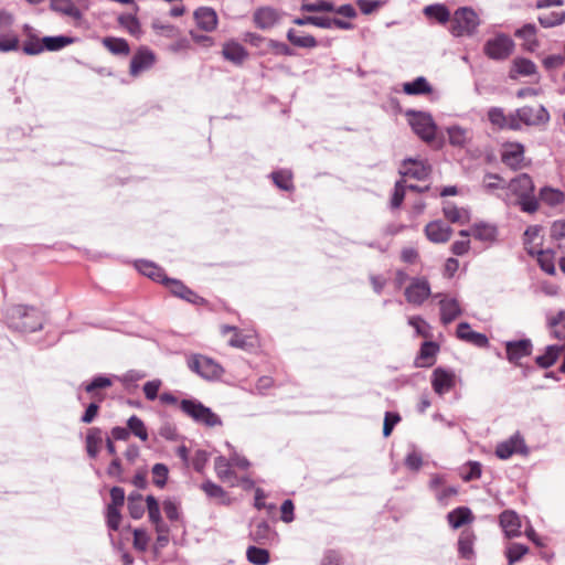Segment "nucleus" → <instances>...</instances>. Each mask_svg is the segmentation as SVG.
<instances>
[{
    "instance_id": "obj_14",
    "label": "nucleus",
    "mask_w": 565,
    "mask_h": 565,
    "mask_svg": "<svg viewBox=\"0 0 565 565\" xmlns=\"http://www.w3.org/2000/svg\"><path fill=\"white\" fill-rule=\"evenodd\" d=\"M449 143L456 148H467L472 143L473 130L460 125H451L446 129Z\"/></svg>"
},
{
    "instance_id": "obj_55",
    "label": "nucleus",
    "mask_w": 565,
    "mask_h": 565,
    "mask_svg": "<svg viewBox=\"0 0 565 565\" xmlns=\"http://www.w3.org/2000/svg\"><path fill=\"white\" fill-rule=\"evenodd\" d=\"M529 552L527 546L520 544V543H512L508 546L505 555L508 557L509 564L512 565L513 563L520 561L523 555H525Z\"/></svg>"
},
{
    "instance_id": "obj_49",
    "label": "nucleus",
    "mask_w": 565,
    "mask_h": 565,
    "mask_svg": "<svg viewBox=\"0 0 565 565\" xmlns=\"http://www.w3.org/2000/svg\"><path fill=\"white\" fill-rule=\"evenodd\" d=\"M248 562L255 565H266L269 562V553L265 548L249 546L246 551Z\"/></svg>"
},
{
    "instance_id": "obj_19",
    "label": "nucleus",
    "mask_w": 565,
    "mask_h": 565,
    "mask_svg": "<svg viewBox=\"0 0 565 565\" xmlns=\"http://www.w3.org/2000/svg\"><path fill=\"white\" fill-rule=\"evenodd\" d=\"M499 521L507 537L512 539L521 535L522 523L516 512L505 510L500 514Z\"/></svg>"
},
{
    "instance_id": "obj_18",
    "label": "nucleus",
    "mask_w": 565,
    "mask_h": 565,
    "mask_svg": "<svg viewBox=\"0 0 565 565\" xmlns=\"http://www.w3.org/2000/svg\"><path fill=\"white\" fill-rule=\"evenodd\" d=\"M164 286L173 296L183 299L190 303L199 305L204 301L202 297H200L192 289L186 287L181 280L169 278Z\"/></svg>"
},
{
    "instance_id": "obj_12",
    "label": "nucleus",
    "mask_w": 565,
    "mask_h": 565,
    "mask_svg": "<svg viewBox=\"0 0 565 565\" xmlns=\"http://www.w3.org/2000/svg\"><path fill=\"white\" fill-rule=\"evenodd\" d=\"M282 13L273 7H260L255 10L253 21L258 29L268 30L277 25Z\"/></svg>"
},
{
    "instance_id": "obj_1",
    "label": "nucleus",
    "mask_w": 565,
    "mask_h": 565,
    "mask_svg": "<svg viewBox=\"0 0 565 565\" xmlns=\"http://www.w3.org/2000/svg\"><path fill=\"white\" fill-rule=\"evenodd\" d=\"M8 327L19 332H35L43 328V315L34 308L23 305L10 306L6 309Z\"/></svg>"
},
{
    "instance_id": "obj_16",
    "label": "nucleus",
    "mask_w": 565,
    "mask_h": 565,
    "mask_svg": "<svg viewBox=\"0 0 565 565\" xmlns=\"http://www.w3.org/2000/svg\"><path fill=\"white\" fill-rule=\"evenodd\" d=\"M430 166L422 159H407L403 163L401 173L404 177L413 178L416 180H425L430 174Z\"/></svg>"
},
{
    "instance_id": "obj_52",
    "label": "nucleus",
    "mask_w": 565,
    "mask_h": 565,
    "mask_svg": "<svg viewBox=\"0 0 565 565\" xmlns=\"http://www.w3.org/2000/svg\"><path fill=\"white\" fill-rule=\"evenodd\" d=\"M424 12L427 17L436 19L440 23H445L450 20V12L443 4L427 6Z\"/></svg>"
},
{
    "instance_id": "obj_43",
    "label": "nucleus",
    "mask_w": 565,
    "mask_h": 565,
    "mask_svg": "<svg viewBox=\"0 0 565 565\" xmlns=\"http://www.w3.org/2000/svg\"><path fill=\"white\" fill-rule=\"evenodd\" d=\"M542 227L539 225L529 226L524 233V246L529 254L534 255L539 247L536 241L540 238Z\"/></svg>"
},
{
    "instance_id": "obj_9",
    "label": "nucleus",
    "mask_w": 565,
    "mask_h": 565,
    "mask_svg": "<svg viewBox=\"0 0 565 565\" xmlns=\"http://www.w3.org/2000/svg\"><path fill=\"white\" fill-rule=\"evenodd\" d=\"M512 117L516 120L519 125V129L522 124L531 126V125H540L548 121L550 115L547 110L543 106L536 107H522L512 113Z\"/></svg>"
},
{
    "instance_id": "obj_26",
    "label": "nucleus",
    "mask_w": 565,
    "mask_h": 565,
    "mask_svg": "<svg viewBox=\"0 0 565 565\" xmlns=\"http://www.w3.org/2000/svg\"><path fill=\"white\" fill-rule=\"evenodd\" d=\"M104 440V431L102 428L92 427L87 430L85 443L88 457L95 459L98 456Z\"/></svg>"
},
{
    "instance_id": "obj_57",
    "label": "nucleus",
    "mask_w": 565,
    "mask_h": 565,
    "mask_svg": "<svg viewBox=\"0 0 565 565\" xmlns=\"http://www.w3.org/2000/svg\"><path fill=\"white\" fill-rule=\"evenodd\" d=\"M168 473H169V470H168V467L166 465H163V463H156L152 467V481H153V483L157 487L162 488L166 484V482H167Z\"/></svg>"
},
{
    "instance_id": "obj_27",
    "label": "nucleus",
    "mask_w": 565,
    "mask_h": 565,
    "mask_svg": "<svg viewBox=\"0 0 565 565\" xmlns=\"http://www.w3.org/2000/svg\"><path fill=\"white\" fill-rule=\"evenodd\" d=\"M472 236L484 243H493L497 241L498 227L490 223H476L472 226Z\"/></svg>"
},
{
    "instance_id": "obj_62",
    "label": "nucleus",
    "mask_w": 565,
    "mask_h": 565,
    "mask_svg": "<svg viewBox=\"0 0 565 565\" xmlns=\"http://www.w3.org/2000/svg\"><path fill=\"white\" fill-rule=\"evenodd\" d=\"M201 488L205 492V494L210 498H214V499H224L225 498V491L223 490V488L212 481H205L204 483H202Z\"/></svg>"
},
{
    "instance_id": "obj_23",
    "label": "nucleus",
    "mask_w": 565,
    "mask_h": 565,
    "mask_svg": "<svg viewBox=\"0 0 565 565\" xmlns=\"http://www.w3.org/2000/svg\"><path fill=\"white\" fill-rule=\"evenodd\" d=\"M196 25L203 31L211 32L217 25L216 12L207 7H201L194 11Z\"/></svg>"
},
{
    "instance_id": "obj_63",
    "label": "nucleus",
    "mask_w": 565,
    "mask_h": 565,
    "mask_svg": "<svg viewBox=\"0 0 565 565\" xmlns=\"http://www.w3.org/2000/svg\"><path fill=\"white\" fill-rule=\"evenodd\" d=\"M252 539L258 543L267 540L270 535V527L266 522H259L250 532Z\"/></svg>"
},
{
    "instance_id": "obj_40",
    "label": "nucleus",
    "mask_w": 565,
    "mask_h": 565,
    "mask_svg": "<svg viewBox=\"0 0 565 565\" xmlns=\"http://www.w3.org/2000/svg\"><path fill=\"white\" fill-rule=\"evenodd\" d=\"M146 503H147L149 520L151 521V523H153L156 529L164 530V526H167V524L161 519L160 507H159L157 500L154 499V497L148 495L146 498Z\"/></svg>"
},
{
    "instance_id": "obj_28",
    "label": "nucleus",
    "mask_w": 565,
    "mask_h": 565,
    "mask_svg": "<svg viewBox=\"0 0 565 565\" xmlns=\"http://www.w3.org/2000/svg\"><path fill=\"white\" fill-rule=\"evenodd\" d=\"M536 26L532 23L524 24L522 28L518 29L514 35L524 42V49L533 52L539 46V41L536 39Z\"/></svg>"
},
{
    "instance_id": "obj_7",
    "label": "nucleus",
    "mask_w": 565,
    "mask_h": 565,
    "mask_svg": "<svg viewBox=\"0 0 565 565\" xmlns=\"http://www.w3.org/2000/svg\"><path fill=\"white\" fill-rule=\"evenodd\" d=\"M186 364L192 372L205 380H216L223 373V369L218 363L202 354L190 355Z\"/></svg>"
},
{
    "instance_id": "obj_44",
    "label": "nucleus",
    "mask_w": 565,
    "mask_h": 565,
    "mask_svg": "<svg viewBox=\"0 0 565 565\" xmlns=\"http://www.w3.org/2000/svg\"><path fill=\"white\" fill-rule=\"evenodd\" d=\"M537 263L543 271L548 275L555 274L554 253L551 250L536 249Z\"/></svg>"
},
{
    "instance_id": "obj_38",
    "label": "nucleus",
    "mask_w": 565,
    "mask_h": 565,
    "mask_svg": "<svg viewBox=\"0 0 565 565\" xmlns=\"http://www.w3.org/2000/svg\"><path fill=\"white\" fill-rule=\"evenodd\" d=\"M473 541L475 535L471 531L465 530L461 532L458 540V552L463 558H471L473 555Z\"/></svg>"
},
{
    "instance_id": "obj_30",
    "label": "nucleus",
    "mask_w": 565,
    "mask_h": 565,
    "mask_svg": "<svg viewBox=\"0 0 565 565\" xmlns=\"http://www.w3.org/2000/svg\"><path fill=\"white\" fill-rule=\"evenodd\" d=\"M447 520L452 529H459L473 521L472 512L467 507H459L447 514Z\"/></svg>"
},
{
    "instance_id": "obj_41",
    "label": "nucleus",
    "mask_w": 565,
    "mask_h": 565,
    "mask_svg": "<svg viewBox=\"0 0 565 565\" xmlns=\"http://www.w3.org/2000/svg\"><path fill=\"white\" fill-rule=\"evenodd\" d=\"M103 44L115 55H127L130 51L128 42L121 38L107 36Z\"/></svg>"
},
{
    "instance_id": "obj_13",
    "label": "nucleus",
    "mask_w": 565,
    "mask_h": 565,
    "mask_svg": "<svg viewBox=\"0 0 565 565\" xmlns=\"http://www.w3.org/2000/svg\"><path fill=\"white\" fill-rule=\"evenodd\" d=\"M435 298H439L440 320L444 324H448L461 316L462 310L456 298L445 294H437Z\"/></svg>"
},
{
    "instance_id": "obj_59",
    "label": "nucleus",
    "mask_w": 565,
    "mask_h": 565,
    "mask_svg": "<svg viewBox=\"0 0 565 565\" xmlns=\"http://www.w3.org/2000/svg\"><path fill=\"white\" fill-rule=\"evenodd\" d=\"M405 191H406V185L404 184V181L403 180L397 181L395 183L394 193L391 199V207L392 209H397L402 205L404 198H405Z\"/></svg>"
},
{
    "instance_id": "obj_56",
    "label": "nucleus",
    "mask_w": 565,
    "mask_h": 565,
    "mask_svg": "<svg viewBox=\"0 0 565 565\" xmlns=\"http://www.w3.org/2000/svg\"><path fill=\"white\" fill-rule=\"evenodd\" d=\"M115 379L120 380L128 392H132L138 387V382L141 379V374L138 371L130 370L126 372L121 377L115 376Z\"/></svg>"
},
{
    "instance_id": "obj_50",
    "label": "nucleus",
    "mask_w": 565,
    "mask_h": 565,
    "mask_svg": "<svg viewBox=\"0 0 565 565\" xmlns=\"http://www.w3.org/2000/svg\"><path fill=\"white\" fill-rule=\"evenodd\" d=\"M119 24L125 28L130 34L139 38L141 33V24L139 20L132 14H121L118 18Z\"/></svg>"
},
{
    "instance_id": "obj_8",
    "label": "nucleus",
    "mask_w": 565,
    "mask_h": 565,
    "mask_svg": "<svg viewBox=\"0 0 565 565\" xmlns=\"http://www.w3.org/2000/svg\"><path fill=\"white\" fill-rule=\"evenodd\" d=\"M514 454H521L524 456L529 454L525 440L519 431L514 433L508 439L499 443L495 447V455L502 460L509 459Z\"/></svg>"
},
{
    "instance_id": "obj_3",
    "label": "nucleus",
    "mask_w": 565,
    "mask_h": 565,
    "mask_svg": "<svg viewBox=\"0 0 565 565\" xmlns=\"http://www.w3.org/2000/svg\"><path fill=\"white\" fill-rule=\"evenodd\" d=\"M180 409L194 423L213 428L222 426L221 417L214 413L210 407L203 405L195 398H184L179 403Z\"/></svg>"
},
{
    "instance_id": "obj_61",
    "label": "nucleus",
    "mask_w": 565,
    "mask_h": 565,
    "mask_svg": "<svg viewBox=\"0 0 565 565\" xmlns=\"http://www.w3.org/2000/svg\"><path fill=\"white\" fill-rule=\"evenodd\" d=\"M483 186L488 191L505 188L504 180L494 173H487L483 178Z\"/></svg>"
},
{
    "instance_id": "obj_10",
    "label": "nucleus",
    "mask_w": 565,
    "mask_h": 565,
    "mask_svg": "<svg viewBox=\"0 0 565 565\" xmlns=\"http://www.w3.org/2000/svg\"><path fill=\"white\" fill-rule=\"evenodd\" d=\"M456 385V374L454 371L437 367L431 375V386L436 394L444 395L450 392Z\"/></svg>"
},
{
    "instance_id": "obj_22",
    "label": "nucleus",
    "mask_w": 565,
    "mask_h": 565,
    "mask_svg": "<svg viewBox=\"0 0 565 565\" xmlns=\"http://www.w3.org/2000/svg\"><path fill=\"white\" fill-rule=\"evenodd\" d=\"M488 119L493 125L501 129L508 128L512 130H519L516 120L512 117V114L507 116L502 108L492 107L488 111Z\"/></svg>"
},
{
    "instance_id": "obj_29",
    "label": "nucleus",
    "mask_w": 565,
    "mask_h": 565,
    "mask_svg": "<svg viewBox=\"0 0 565 565\" xmlns=\"http://www.w3.org/2000/svg\"><path fill=\"white\" fill-rule=\"evenodd\" d=\"M443 212L445 217L451 223L466 224L471 218L470 211L468 209L458 207L449 202L444 205Z\"/></svg>"
},
{
    "instance_id": "obj_64",
    "label": "nucleus",
    "mask_w": 565,
    "mask_h": 565,
    "mask_svg": "<svg viewBox=\"0 0 565 565\" xmlns=\"http://www.w3.org/2000/svg\"><path fill=\"white\" fill-rule=\"evenodd\" d=\"M152 26L158 34L164 35L170 39L178 38L180 33L178 28L171 24H162L159 21L154 22Z\"/></svg>"
},
{
    "instance_id": "obj_21",
    "label": "nucleus",
    "mask_w": 565,
    "mask_h": 565,
    "mask_svg": "<svg viewBox=\"0 0 565 565\" xmlns=\"http://www.w3.org/2000/svg\"><path fill=\"white\" fill-rule=\"evenodd\" d=\"M457 337L466 342H469L478 348H486L489 340L486 334L472 331L468 322H460L457 327Z\"/></svg>"
},
{
    "instance_id": "obj_58",
    "label": "nucleus",
    "mask_w": 565,
    "mask_h": 565,
    "mask_svg": "<svg viewBox=\"0 0 565 565\" xmlns=\"http://www.w3.org/2000/svg\"><path fill=\"white\" fill-rule=\"evenodd\" d=\"M19 47V38L14 34L0 35V52L7 53L17 51Z\"/></svg>"
},
{
    "instance_id": "obj_37",
    "label": "nucleus",
    "mask_w": 565,
    "mask_h": 565,
    "mask_svg": "<svg viewBox=\"0 0 565 565\" xmlns=\"http://www.w3.org/2000/svg\"><path fill=\"white\" fill-rule=\"evenodd\" d=\"M540 200L548 206H557L565 200V195L558 189L544 186L540 190Z\"/></svg>"
},
{
    "instance_id": "obj_51",
    "label": "nucleus",
    "mask_w": 565,
    "mask_h": 565,
    "mask_svg": "<svg viewBox=\"0 0 565 565\" xmlns=\"http://www.w3.org/2000/svg\"><path fill=\"white\" fill-rule=\"evenodd\" d=\"M317 26L322 29L338 28L341 30H350L353 28V24L337 18L318 17Z\"/></svg>"
},
{
    "instance_id": "obj_53",
    "label": "nucleus",
    "mask_w": 565,
    "mask_h": 565,
    "mask_svg": "<svg viewBox=\"0 0 565 565\" xmlns=\"http://www.w3.org/2000/svg\"><path fill=\"white\" fill-rule=\"evenodd\" d=\"M565 21L564 11H553L544 13L539 17V22L543 28H553L562 24Z\"/></svg>"
},
{
    "instance_id": "obj_47",
    "label": "nucleus",
    "mask_w": 565,
    "mask_h": 565,
    "mask_svg": "<svg viewBox=\"0 0 565 565\" xmlns=\"http://www.w3.org/2000/svg\"><path fill=\"white\" fill-rule=\"evenodd\" d=\"M143 276H147L153 281L162 285L167 284L169 277L164 274L163 269L151 262L143 260Z\"/></svg>"
},
{
    "instance_id": "obj_11",
    "label": "nucleus",
    "mask_w": 565,
    "mask_h": 565,
    "mask_svg": "<svg viewBox=\"0 0 565 565\" xmlns=\"http://www.w3.org/2000/svg\"><path fill=\"white\" fill-rule=\"evenodd\" d=\"M430 296V286L425 278H415L405 289L406 300L415 306H420Z\"/></svg>"
},
{
    "instance_id": "obj_45",
    "label": "nucleus",
    "mask_w": 565,
    "mask_h": 565,
    "mask_svg": "<svg viewBox=\"0 0 565 565\" xmlns=\"http://www.w3.org/2000/svg\"><path fill=\"white\" fill-rule=\"evenodd\" d=\"M561 350L558 345H548L545 353L536 358V364L542 369H548L556 362Z\"/></svg>"
},
{
    "instance_id": "obj_24",
    "label": "nucleus",
    "mask_w": 565,
    "mask_h": 565,
    "mask_svg": "<svg viewBox=\"0 0 565 565\" xmlns=\"http://www.w3.org/2000/svg\"><path fill=\"white\" fill-rule=\"evenodd\" d=\"M524 148L521 143H508L502 151V161L507 166L518 169L524 159Z\"/></svg>"
},
{
    "instance_id": "obj_32",
    "label": "nucleus",
    "mask_w": 565,
    "mask_h": 565,
    "mask_svg": "<svg viewBox=\"0 0 565 565\" xmlns=\"http://www.w3.org/2000/svg\"><path fill=\"white\" fill-rule=\"evenodd\" d=\"M222 54L225 60L233 62L234 64H242L248 56L247 51L236 42H228L224 44Z\"/></svg>"
},
{
    "instance_id": "obj_42",
    "label": "nucleus",
    "mask_w": 565,
    "mask_h": 565,
    "mask_svg": "<svg viewBox=\"0 0 565 565\" xmlns=\"http://www.w3.org/2000/svg\"><path fill=\"white\" fill-rule=\"evenodd\" d=\"M51 9L72 18L81 15L78 8L72 0H51Z\"/></svg>"
},
{
    "instance_id": "obj_48",
    "label": "nucleus",
    "mask_w": 565,
    "mask_h": 565,
    "mask_svg": "<svg viewBox=\"0 0 565 565\" xmlns=\"http://www.w3.org/2000/svg\"><path fill=\"white\" fill-rule=\"evenodd\" d=\"M301 10L306 12H331L334 4L326 0H303Z\"/></svg>"
},
{
    "instance_id": "obj_33",
    "label": "nucleus",
    "mask_w": 565,
    "mask_h": 565,
    "mask_svg": "<svg viewBox=\"0 0 565 565\" xmlns=\"http://www.w3.org/2000/svg\"><path fill=\"white\" fill-rule=\"evenodd\" d=\"M433 88L424 76H418L412 82L403 84V92L406 95H425L431 93Z\"/></svg>"
},
{
    "instance_id": "obj_46",
    "label": "nucleus",
    "mask_w": 565,
    "mask_h": 565,
    "mask_svg": "<svg viewBox=\"0 0 565 565\" xmlns=\"http://www.w3.org/2000/svg\"><path fill=\"white\" fill-rule=\"evenodd\" d=\"M288 41L298 47L312 49L317 46V40L312 35H299L294 29L287 32Z\"/></svg>"
},
{
    "instance_id": "obj_20",
    "label": "nucleus",
    "mask_w": 565,
    "mask_h": 565,
    "mask_svg": "<svg viewBox=\"0 0 565 565\" xmlns=\"http://www.w3.org/2000/svg\"><path fill=\"white\" fill-rule=\"evenodd\" d=\"M425 234L430 242L441 244L449 241L452 230L441 221H433L425 226Z\"/></svg>"
},
{
    "instance_id": "obj_34",
    "label": "nucleus",
    "mask_w": 565,
    "mask_h": 565,
    "mask_svg": "<svg viewBox=\"0 0 565 565\" xmlns=\"http://www.w3.org/2000/svg\"><path fill=\"white\" fill-rule=\"evenodd\" d=\"M232 463L230 461V458H225L223 456H220L215 459L214 468L217 477L223 482H230L231 484H234L235 481V473L232 470Z\"/></svg>"
},
{
    "instance_id": "obj_54",
    "label": "nucleus",
    "mask_w": 565,
    "mask_h": 565,
    "mask_svg": "<svg viewBox=\"0 0 565 565\" xmlns=\"http://www.w3.org/2000/svg\"><path fill=\"white\" fill-rule=\"evenodd\" d=\"M275 185L281 190L289 191L292 189V175L288 170H279L271 173Z\"/></svg>"
},
{
    "instance_id": "obj_5",
    "label": "nucleus",
    "mask_w": 565,
    "mask_h": 565,
    "mask_svg": "<svg viewBox=\"0 0 565 565\" xmlns=\"http://www.w3.org/2000/svg\"><path fill=\"white\" fill-rule=\"evenodd\" d=\"M406 117L413 131L422 140L430 142L435 139L437 126L430 114L418 110H407Z\"/></svg>"
},
{
    "instance_id": "obj_31",
    "label": "nucleus",
    "mask_w": 565,
    "mask_h": 565,
    "mask_svg": "<svg viewBox=\"0 0 565 565\" xmlns=\"http://www.w3.org/2000/svg\"><path fill=\"white\" fill-rule=\"evenodd\" d=\"M228 332H234L233 337L228 340V344L233 348L238 349H247L253 347V335L252 334H243L235 327L223 326L222 333L226 334Z\"/></svg>"
},
{
    "instance_id": "obj_2",
    "label": "nucleus",
    "mask_w": 565,
    "mask_h": 565,
    "mask_svg": "<svg viewBox=\"0 0 565 565\" xmlns=\"http://www.w3.org/2000/svg\"><path fill=\"white\" fill-rule=\"evenodd\" d=\"M508 190L516 196L518 204L523 212L534 213L539 210V201L534 195V183L529 174L522 173L512 179Z\"/></svg>"
},
{
    "instance_id": "obj_39",
    "label": "nucleus",
    "mask_w": 565,
    "mask_h": 565,
    "mask_svg": "<svg viewBox=\"0 0 565 565\" xmlns=\"http://www.w3.org/2000/svg\"><path fill=\"white\" fill-rule=\"evenodd\" d=\"M113 381L109 376L99 374L94 376L90 382L85 384V391L89 394H93L94 398H98L99 401L102 397L98 396L96 393L98 390L107 388L111 386Z\"/></svg>"
},
{
    "instance_id": "obj_25",
    "label": "nucleus",
    "mask_w": 565,
    "mask_h": 565,
    "mask_svg": "<svg viewBox=\"0 0 565 565\" xmlns=\"http://www.w3.org/2000/svg\"><path fill=\"white\" fill-rule=\"evenodd\" d=\"M537 73L534 62L525 57H515L512 62L509 77L516 79L519 76H532Z\"/></svg>"
},
{
    "instance_id": "obj_36",
    "label": "nucleus",
    "mask_w": 565,
    "mask_h": 565,
    "mask_svg": "<svg viewBox=\"0 0 565 565\" xmlns=\"http://www.w3.org/2000/svg\"><path fill=\"white\" fill-rule=\"evenodd\" d=\"M43 52H56L72 44L74 39L67 35L44 36L41 39Z\"/></svg>"
},
{
    "instance_id": "obj_60",
    "label": "nucleus",
    "mask_w": 565,
    "mask_h": 565,
    "mask_svg": "<svg viewBox=\"0 0 565 565\" xmlns=\"http://www.w3.org/2000/svg\"><path fill=\"white\" fill-rule=\"evenodd\" d=\"M162 385V382L160 380H152L148 381L143 384V395L149 401H154L156 398H159V391Z\"/></svg>"
},
{
    "instance_id": "obj_17",
    "label": "nucleus",
    "mask_w": 565,
    "mask_h": 565,
    "mask_svg": "<svg viewBox=\"0 0 565 565\" xmlns=\"http://www.w3.org/2000/svg\"><path fill=\"white\" fill-rule=\"evenodd\" d=\"M131 435L141 439V418L134 415L127 420V426H116L110 430L114 440L127 441Z\"/></svg>"
},
{
    "instance_id": "obj_6",
    "label": "nucleus",
    "mask_w": 565,
    "mask_h": 565,
    "mask_svg": "<svg viewBox=\"0 0 565 565\" xmlns=\"http://www.w3.org/2000/svg\"><path fill=\"white\" fill-rule=\"evenodd\" d=\"M514 47L515 44L509 35L499 33L486 41L483 45V53L490 60L504 61L512 55Z\"/></svg>"
},
{
    "instance_id": "obj_4",
    "label": "nucleus",
    "mask_w": 565,
    "mask_h": 565,
    "mask_svg": "<svg viewBox=\"0 0 565 565\" xmlns=\"http://www.w3.org/2000/svg\"><path fill=\"white\" fill-rule=\"evenodd\" d=\"M450 23L455 36L472 35L480 24V19L473 9L462 7L454 12Z\"/></svg>"
},
{
    "instance_id": "obj_15",
    "label": "nucleus",
    "mask_w": 565,
    "mask_h": 565,
    "mask_svg": "<svg viewBox=\"0 0 565 565\" xmlns=\"http://www.w3.org/2000/svg\"><path fill=\"white\" fill-rule=\"evenodd\" d=\"M532 349L533 344L530 339L508 341L505 343L507 359L509 362L518 364L521 359L531 355Z\"/></svg>"
},
{
    "instance_id": "obj_35",
    "label": "nucleus",
    "mask_w": 565,
    "mask_h": 565,
    "mask_svg": "<svg viewBox=\"0 0 565 565\" xmlns=\"http://www.w3.org/2000/svg\"><path fill=\"white\" fill-rule=\"evenodd\" d=\"M24 33L29 36V40L23 43L22 51L26 55H39L43 52L42 42L34 35L33 28L29 24L23 25Z\"/></svg>"
}]
</instances>
